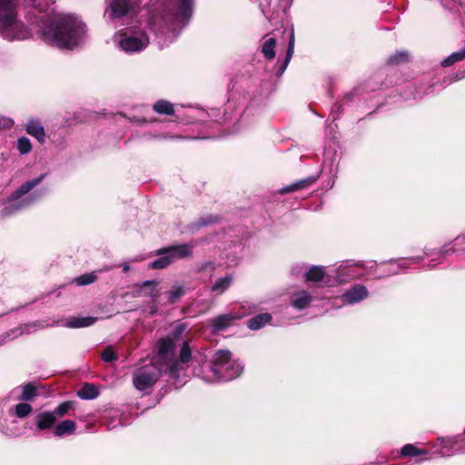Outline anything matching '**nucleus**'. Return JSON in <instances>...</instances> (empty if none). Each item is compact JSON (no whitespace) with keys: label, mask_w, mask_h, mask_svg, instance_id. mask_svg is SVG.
<instances>
[{"label":"nucleus","mask_w":465,"mask_h":465,"mask_svg":"<svg viewBox=\"0 0 465 465\" xmlns=\"http://www.w3.org/2000/svg\"><path fill=\"white\" fill-rule=\"evenodd\" d=\"M194 0H155L145 25L140 23L116 32L114 41L126 53L143 50L149 45L148 30L163 38L162 47L172 43L190 23Z\"/></svg>","instance_id":"1"},{"label":"nucleus","mask_w":465,"mask_h":465,"mask_svg":"<svg viewBox=\"0 0 465 465\" xmlns=\"http://www.w3.org/2000/svg\"><path fill=\"white\" fill-rule=\"evenodd\" d=\"M37 19L39 37L51 46L73 50L86 39V25L74 15H62L53 19H45L41 15Z\"/></svg>","instance_id":"2"},{"label":"nucleus","mask_w":465,"mask_h":465,"mask_svg":"<svg viewBox=\"0 0 465 465\" xmlns=\"http://www.w3.org/2000/svg\"><path fill=\"white\" fill-rule=\"evenodd\" d=\"M186 331V325L179 323L174 326L170 336L159 341L157 344L158 354L163 361H166L170 377L179 379L183 366L192 357V350L188 341H183L180 350L179 359L175 357L176 341H179Z\"/></svg>","instance_id":"3"},{"label":"nucleus","mask_w":465,"mask_h":465,"mask_svg":"<svg viewBox=\"0 0 465 465\" xmlns=\"http://www.w3.org/2000/svg\"><path fill=\"white\" fill-rule=\"evenodd\" d=\"M243 368L239 360L232 358L229 351L220 350L213 354L211 362L201 364L198 376L211 383L228 381L239 377Z\"/></svg>","instance_id":"4"},{"label":"nucleus","mask_w":465,"mask_h":465,"mask_svg":"<svg viewBox=\"0 0 465 465\" xmlns=\"http://www.w3.org/2000/svg\"><path fill=\"white\" fill-rule=\"evenodd\" d=\"M17 0H0V34L8 41L24 40L30 35L25 25L16 19Z\"/></svg>","instance_id":"5"},{"label":"nucleus","mask_w":465,"mask_h":465,"mask_svg":"<svg viewBox=\"0 0 465 465\" xmlns=\"http://www.w3.org/2000/svg\"><path fill=\"white\" fill-rule=\"evenodd\" d=\"M45 177L46 173H42L36 178L26 181L18 189H16L11 194L8 204L1 210V217L5 218L10 216L34 203L40 195H36L35 193L29 195L26 194L40 184Z\"/></svg>","instance_id":"6"},{"label":"nucleus","mask_w":465,"mask_h":465,"mask_svg":"<svg viewBox=\"0 0 465 465\" xmlns=\"http://www.w3.org/2000/svg\"><path fill=\"white\" fill-rule=\"evenodd\" d=\"M137 6L136 0H105L104 17L110 22H118L133 15Z\"/></svg>","instance_id":"7"},{"label":"nucleus","mask_w":465,"mask_h":465,"mask_svg":"<svg viewBox=\"0 0 465 465\" xmlns=\"http://www.w3.org/2000/svg\"><path fill=\"white\" fill-rule=\"evenodd\" d=\"M165 369L161 370L156 364L150 363L142 366L134 374V385L139 391H145L151 388L160 378L162 371L170 372L167 370L166 361H164Z\"/></svg>","instance_id":"8"},{"label":"nucleus","mask_w":465,"mask_h":465,"mask_svg":"<svg viewBox=\"0 0 465 465\" xmlns=\"http://www.w3.org/2000/svg\"><path fill=\"white\" fill-rule=\"evenodd\" d=\"M364 274V264L352 261L342 262L336 270L334 278L337 283H344Z\"/></svg>","instance_id":"9"},{"label":"nucleus","mask_w":465,"mask_h":465,"mask_svg":"<svg viewBox=\"0 0 465 465\" xmlns=\"http://www.w3.org/2000/svg\"><path fill=\"white\" fill-rule=\"evenodd\" d=\"M465 252V235L457 236L453 241L452 247L443 246L440 249H425L424 253L428 257L437 256L432 261L452 253H463Z\"/></svg>","instance_id":"10"},{"label":"nucleus","mask_w":465,"mask_h":465,"mask_svg":"<svg viewBox=\"0 0 465 465\" xmlns=\"http://www.w3.org/2000/svg\"><path fill=\"white\" fill-rule=\"evenodd\" d=\"M157 285L158 282L156 281H144L135 293L136 296L144 295L152 298V302L148 305V308L145 310L146 312H148L150 315H154L158 311L156 298L159 295V292L157 289Z\"/></svg>","instance_id":"11"},{"label":"nucleus","mask_w":465,"mask_h":465,"mask_svg":"<svg viewBox=\"0 0 465 465\" xmlns=\"http://www.w3.org/2000/svg\"><path fill=\"white\" fill-rule=\"evenodd\" d=\"M368 290L361 284H355L346 291L340 299L344 304H355L368 297Z\"/></svg>","instance_id":"12"},{"label":"nucleus","mask_w":465,"mask_h":465,"mask_svg":"<svg viewBox=\"0 0 465 465\" xmlns=\"http://www.w3.org/2000/svg\"><path fill=\"white\" fill-rule=\"evenodd\" d=\"M463 434L465 436V430ZM438 441L439 445L441 447V450L439 451V454L442 457H450L452 456L455 452L465 451V448L452 450L455 445L464 441V439L461 435L453 438H439Z\"/></svg>","instance_id":"13"},{"label":"nucleus","mask_w":465,"mask_h":465,"mask_svg":"<svg viewBox=\"0 0 465 465\" xmlns=\"http://www.w3.org/2000/svg\"><path fill=\"white\" fill-rule=\"evenodd\" d=\"M56 421V416L52 411H41L35 417V424L41 431L52 429Z\"/></svg>","instance_id":"14"},{"label":"nucleus","mask_w":465,"mask_h":465,"mask_svg":"<svg viewBox=\"0 0 465 465\" xmlns=\"http://www.w3.org/2000/svg\"><path fill=\"white\" fill-rule=\"evenodd\" d=\"M193 247L194 244L193 242L183 243L166 247L165 251L169 252L173 262L176 260L184 259L191 256Z\"/></svg>","instance_id":"15"},{"label":"nucleus","mask_w":465,"mask_h":465,"mask_svg":"<svg viewBox=\"0 0 465 465\" xmlns=\"http://www.w3.org/2000/svg\"><path fill=\"white\" fill-rule=\"evenodd\" d=\"M313 297L304 290L298 291L292 293L291 297V304L296 310L306 309L312 302Z\"/></svg>","instance_id":"16"},{"label":"nucleus","mask_w":465,"mask_h":465,"mask_svg":"<svg viewBox=\"0 0 465 465\" xmlns=\"http://www.w3.org/2000/svg\"><path fill=\"white\" fill-rule=\"evenodd\" d=\"M327 274L322 266H311L305 272V277L308 282H324L325 284L330 283V280H325ZM330 275L328 274V277Z\"/></svg>","instance_id":"17"},{"label":"nucleus","mask_w":465,"mask_h":465,"mask_svg":"<svg viewBox=\"0 0 465 465\" xmlns=\"http://www.w3.org/2000/svg\"><path fill=\"white\" fill-rule=\"evenodd\" d=\"M75 430L76 423L74 420H64L54 426V435L62 438L64 436L73 435Z\"/></svg>","instance_id":"18"},{"label":"nucleus","mask_w":465,"mask_h":465,"mask_svg":"<svg viewBox=\"0 0 465 465\" xmlns=\"http://www.w3.org/2000/svg\"><path fill=\"white\" fill-rule=\"evenodd\" d=\"M294 52V35L293 33L291 34L288 48L286 51V55L282 62H278L277 69H276V76L280 77L285 72Z\"/></svg>","instance_id":"19"},{"label":"nucleus","mask_w":465,"mask_h":465,"mask_svg":"<svg viewBox=\"0 0 465 465\" xmlns=\"http://www.w3.org/2000/svg\"><path fill=\"white\" fill-rule=\"evenodd\" d=\"M25 129L28 134L35 137L40 143L45 140V134L39 120L31 119L27 122Z\"/></svg>","instance_id":"20"},{"label":"nucleus","mask_w":465,"mask_h":465,"mask_svg":"<svg viewBox=\"0 0 465 465\" xmlns=\"http://www.w3.org/2000/svg\"><path fill=\"white\" fill-rule=\"evenodd\" d=\"M165 250H166V247L156 251V254L159 255L160 257L157 258L156 260L153 261L149 264V268L163 269L173 263V259L170 256L169 252H167Z\"/></svg>","instance_id":"21"},{"label":"nucleus","mask_w":465,"mask_h":465,"mask_svg":"<svg viewBox=\"0 0 465 465\" xmlns=\"http://www.w3.org/2000/svg\"><path fill=\"white\" fill-rule=\"evenodd\" d=\"M317 178L314 176H310L305 179H302L300 181H297L295 183H291L290 185H287L280 190L281 193H289L297 192L300 190H302L304 188H307L308 186L313 184L316 182Z\"/></svg>","instance_id":"22"},{"label":"nucleus","mask_w":465,"mask_h":465,"mask_svg":"<svg viewBox=\"0 0 465 465\" xmlns=\"http://www.w3.org/2000/svg\"><path fill=\"white\" fill-rule=\"evenodd\" d=\"M232 283V275L226 274L224 277L219 278L211 287V292L216 295L223 293Z\"/></svg>","instance_id":"23"},{"label":"nucleus","mask_w":465,"mask_h":465,"mask_svg":"<svg viewBox=\"0 0 465 465\" xmlns=\"http://www.w3.org/2000/svg\"><path fill=\"white\" fill-rule=\"evenodd\" d=\"M236 319V317L232 314H223L213 321V328L214 331H221L225 330L227 327H229L232 322Z\"/></svg>","instance_id":"24"},{"label":"nucleus","mask_w":465,"mask_h":465,"mask_svg":"<svg viewBox=\"0 0 465 465\" xmlns=\"http://www.w3.org/2000/svg\"><path fill=\"white\" fill-rule=\"evenodd\" d=\"M272 320V315L270 313H261L248 321V327L251 330L256 331L260 330L263 326H265Z\"/></svg>","instance_id":"25"},{"label":"nucleus","mask_w":465,"mask_h":465,"mask_svg":"<svg viewBox=\"0 0 465 465\" xmlns=\"http://www.w3.org/2000/svg\"><path fill=\"white\" fill-rule=\"evenodd\" d=\"M424 257L427 256L424 254L423 256L399 258L395 260V262H397V268H400L401 270V272H404L411 266L420 264L424 260Z\"/></svg>","instance_id":"26"},{"label":"nucleus","mask_w":465,"mask_h":465,"mask_svg":"<svg viewBox=\"0 0 465 465\" xmlns=\"http://www.w3.org/2000/svg\"><path fill=\"white\" fill-rule=\"evenodd\" d=\"M99 395V391L93 384L86 383L78 391L77 396L83 400H93Z\"/></svg>","instance_id":"27"},{"label":"nucleus","mask_w":465,"mask_h":465,"mask_svg":"<svg viewBox=\"0 0 465 465\" xmlns=\"http://www.w3.org/2000/svg\"><path fill=\"white\" fill-rule=\"evenodd\" d=\"M276 40L270 37L264 41L262 46V53L266 59L272 60L275 57Z\"/></svg>","instance_id":"28"},{"label":"nucleus","mask_w":465,"mask_h":465,"mask_svg":"<svg viewBox=\"0 0 465 465\" xmlns=\"http://www.w3.org/2000/svg\"><path fill=\"white\" fill-rule=\"evenodd\" d=\"M97 321L95 317H79L74 318L68 322L67 326L69 328H83L93 325Z\"/></svg>","instance_id":"29"},{"label":"nucleus","mask_w":465,"mask_h":465,"mask_svg":"<svg viewBox=\"0 0 465 465\" xmlns=\"http://www.w3.org/2000/svg\"><path fill=\"white\" fill-rule=\"evenodd\" d=\"M153 110L161 114H167L172 115L174 114L173 106V104L165 100H159L157 101L153 106Z\"/></svg>","instance_id":"30"},{"label":"nucleus","mask_w":465,"mask_h":465,"mask_svg":"<svg viewBox=\"0 0 465 465\" xmlns=\"http://www.w3.org/2000/svg\"><path fill=\"white\" fill-rule=\"evenodd\" d=\"M428 454L427 450L419 449L413 444H406L401 449V455L403 457H415L419 455Z\"/></svg>","instance_id":"31"},{"label":"nucleus","mask_w":465,"mask_h":465,"mask_svg":"<svg viewBox=\"0 0 465 465\" xmlns=\"http://www.w3.org/2000/svg\"><path fill=\"white\" fill-rule=\"evenodd\" d=\"M74 401H64L61 404H59L56 408H54V410L52 411V412L54 413V416H56V419L58 420L66 415L70 410L74 409Z\"/></svg>","instance_id":"32"},{"label":"nucleus","mask_w":465,"mask_h":465,"mask_svg":"<svg viewBox=\"0 0 465 465\" xmlns=\"http://www.w3.org/2000/svg\"><path fill=\"white\" fill-rule=\"evenodd\" d=\"M36 396V388L33 383H27L22 387V395L20 397L23 401H31Z\"/></svg>","instance_id":"33"},{"label":"nucleus","mask_w":465,"mask_h":465,"mask_svg":"<svg viewBox=\"0 0 465 465\" xmlns=\"http://www.w3.org/2000/svg\"><path fill=\"white\" fill-rule=\"evenodd\" d=\"M97 276L94 272L83 274L74 280V282L79 286H84L94 282Z\"/></svg>","instance_id":"34"},{"label":"nucleus","mask_w":465,"mask_h":465,"mask_svg":"<svg viewBox=\"0 0 465 465\" xmlns=\"http://www.w3.org/2000/svg\"><path fill=\"white\" fill-rule=\"evenodd\" d=\"M32 406L28 403H18L15 406V413L18 418H25L32 412Z\"/></svg>","instance_id":"35"},{"label":"nucleus","mask_w":465,"mask_h":465,"mask_svg":"<svg viewBox=\"0 0 465 465\" xmlns=\"http://www.w3.org/2000/svg\"><path fill=\"white\" fill-rule=\"evenodd\" d=\"M409 54L406 51H400L391 55L388 59L390 64H398L402 62L408 61Z\"/></svg>","instance_id":"36"},{"label":"nucleus","mask_w":465,"mask_h":465,"mask_svg":"<svg viewBox=\"0 0 465 465\" xmlns=\"http://www.w3.org/2000/svg\"><path fill=\"white\" fill-rule=\"evenodd\" d=\"M184 294V289L183 286H174L168 293L169 302H176Z\"/></svg>","instance_id":"37"},{"label":"nucleus","mask_w":465,"mask_h":465,"mask_svg":"<svg viewBox=\"0 0 465 465\" xmlns=\"http://www.w3.org/2000/svg\"><path fill=\"white\" fill-rule=\"evenodd\" d=\"M17 149L22 154L28 153L32 149L29 139L26 137L19 138L17 141Z\"/></svg>","instance_id":"38"},{"label":"nucleus","mask_w":465,"mask_h":465,"mask_svg":"<svg viewBox=\"0 0 465 465\" xmlns=\"http://www.w3.org/2000/svg\"><path fill=\"white\" fill-rule=\"evenodd\" d=\"M102 359L105 362H112L118 359L117 353L110 347L104 350Z\"/></svg>","instance_id":"39"},{"label":"nucleus","mask_w":465,"mask_h":465,"mask_svg":"<svg viewBox=\"0 0 465 465\" xmlns=\"http://www.w3.org/2000/svg\"><path fill=\"white\" fill-rule=\"evenodd\" d=\"M396 259H391L387 262V269L385 271V275H396L401 272L400 268H397V262H395Z\"/></svg>","instance_id":"40"},{"label":"nucleus","mask_w":465,"mask_h":465,"mask_svg":"<svg viewBox=\"0 0 465 465\" xmlns=\"http://www.w3.org/2000/svg\"><path fill=\"white\" fill-rule=\"evenodd\" d=\"M217 220H218V217L217 216H213V215H210V216H208L206 218H201L198 221L196 226L198 228L203 227V226H206V225H209L211 223H213L217 222Z\"/></svg>","instance_id":"41"},{"label":"nucleus","mask_w":465,"mask_h":465,"mask_svg":"<svg viewBox=\"0 0 465 465\" xmlns=\"http://www.w3.org/2000/svg\"><path fill=\"white\" fill-rule=\"evenodd\" d=\"M450 58H453L456 63L465 59V47L458 52L452 53Z\"/></svg>","instance_id":"42"},{"label":"nucleus","mask_w":465,"mask_h":465,"mask_svg":"<svg viewBox=\"0 0 465 465\" xmlns=\"http://www.w3.org/2000/svg\"><path fill=\"white\" fill-rule=\"evenodd\" d=\"M456 62L454 61L453 58H450V54L446 57L445 59H443L441 61V65L444 66V67H448V66H450L451 64H455Z\"/></svg>","instance_id":"43"},{"label":"nucleus","mask_w":465,"mask_h":465,"mask_svg":"<svg viewBox=\"0 0 465 465\" xmlns=\"http://www.w3.org/2000/svg\"><path fill=\"white\" fill-rule=\"evenodd\" d=\"M3 124L5 128H9L14 124V122L8 118H0V124Z\"/></svg>","instance_id":"44"},{"label":"nucleus","mask_w":465,"mask_h":465,"mask_svg":"<svg viewBox=\"0 0 465 465\" xmlns=\"http://www.w3.org/2000/svg\"><path fill=\"white\" fill-rule=\"evenodd\" d=\"M0 431L5 435H8V436H14L15 435V432L4 428L3 426L0 425Z\"/></svg>","instance_id":"45"},{"label":"nucleus","mask_w":465,"mask_h":465,"mask_svg":"<svg viewBox=\"0 0 465 465\" xmlns=\"http://www.w3.org/2000/svg\"><path fill=\"white\" fill-rule=\"evenodd\" d=\"M27 6H35V0H25Z\"/></svg>","instance_id":"46"},{"label":"nucleus","mask_w":465,"mask_h":465,"mask_svg":"<svg viewBox=\"0 0 465 465\" xmlns=\"http://www.w3.org/2000/svg\"><path fill=\"white\" fill-rule=\"evenodd\" d=\"M9 337H10V334H9V333H6V334L5 335V337H4V340H3V341H2V340H0V346L4 343L5 340L9 339Z\"/></svg>","instance_id":"47"},{"label":"nucleus","mask_w":465,"mask_h":465,"mask_svg":"<svg viewBox=\"0 0 465 465\" xmlns=\"http://www.w3.org/2000/svg\"><path fill=\"white\" fill-rule=\"evenodd\" d=\"M155 138H157V139H168V138H170V136H167V135H156Z\"/></svg>","instance_id":"48"},{"label":"nucleus","mask_w":465,"mask_h":465,"mask_svg":"<svg viewBox=\"0 0 465 465\" xmlns=\"http://www.w3.org/2000/svg\"><path fill=\"white\" fill-rule=\"evenodd\" d=\"M375 266H376V262H371V265H370V266H368V269L371 270V269H372L373 267H375Z\"/></svg>","instance_id":"49"},{"label":"nucleus","mask_w":465,"mask_h":465,"mask_svg":"<svg viewBox=\"0 0 465 465\" xmlns=\"http://www.w3.org/2000/svg\"><path fill=\"white\" fill-rule=\"evenodd\" d=\"M129 268H130V267H129V265H128V264H125V265L124 266V272H127V271H129Z\"/></svg>","instance_id":"50"},{"label":"nucleus","mask_w":465,"mask_h":465,"mask_svg":"<svg viewBox=\"0 0 465 465\" xmlns=\"http://www.w3.org/2000/svg\"><path fill=\"white\" fill-rule=\"evenodd\" d=\"M427 268L428 269H433L434 268V265H430V263L427 265Z\"/></svg>","instance_id":"51"},{"label":"nucleus","mask_w":465,"mask_h":465,"mask_svg":"<svg viewBox=\"0 0 465 465\" xmlns=\"http://www.w3.org/2000/svg\"><path fill=\"white\" fill-rule=\"evenodd\" d=\"M351 95H352L351 94H349L347 96L350 99Z\"/></svg>","instance_id":"52"},{"label":"nucleus","mask_w":465,"mask_h":465,"mask_svg":"<svg viewBox=\"0 0 465 465\" xmlns=\"http://www.w3.org/2000/svg\"><path fill=\"white\" fill-rule=\"evenodd\" d=\"M369 465H376L375 463H370Z\"/></svg>","instance_id":"53"},{"label":"nucleus","mask_w":465,"mask_h":465,"mask_svg":"<svg viewBox=\"0 0 465 465\" xmlns=\"http://www.w3.org/2000/svg\"><path fill=\"white\" fill-rule=\"evenodd\" d=\"M2 413H3V411L1 410V411H0V414H2Z\"/></svg>","instance_id":"54"}]
</instances>
